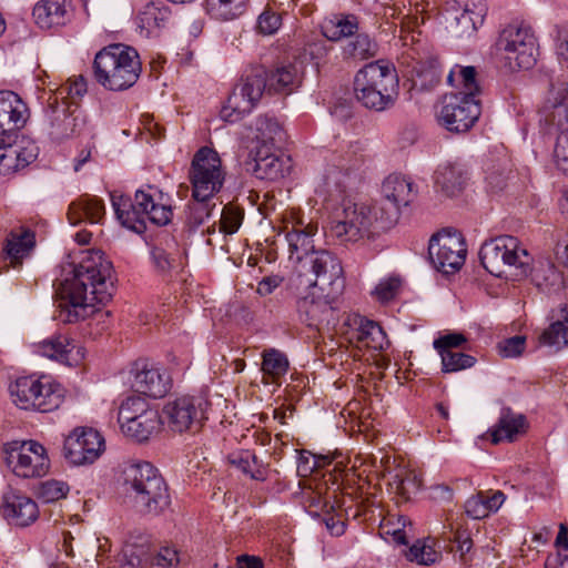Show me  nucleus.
Instances as JSON below:
<instances>
[{"instance_id": "603ef678", "label": "nucleus", "mask_w": 568, "mask_h": 568, "mask_svg": "<svg viewBox=\"0 0 568 568\" xmlns=\"http://www.w3.org/2000/svg\"><path fill=\"white\" fill-rule=\"evenodd\" d=\"M344 52L353 59L365 60L375 55L376 44L367 34H357L353 41L347 43Z\"/></svg>"}, {"instance_id": "f3484780", "label": "nucleus", "mask_w": 568, "mask_h": 568, "mask_svg": "<svg viewBox=\"0 0 568 568\" xmlns=\"http://www.w3.org/2000/svg\"><path fill=\"white\" fill-rule=\"evenodd\" d=\"M7 464L22 478H36L47 475L50 459L45 448L34 440L23 442L10 449Z\"/></svg>"}, {"instance_id": "f03ea898", "label": "nucleus", "mask_w": 568, "mask_h": 568, "mask_svg": "<svg viewBox=\"0 0 568 568\" xmlns=\"http://www.w3.org/2000/svg\"><path fill=\"white\" fill-rule=\"evenodd\" d=\"M392 212L377 210L376 204L344 202L329 221L326 235L339 244L373 240L393 227Z\"/></svg>"}, {"instance_id": "9d476101", "label": "nucleus", "mask_w": 568, "mask_h": 568, "mask_svg": "<svg viewBox=\"0 0 568 568\" xmlns=\"http://www.w3.org/2000/svg\"><path fill=\"white\" fill-rule=\"evenodd\" d=\"M314 277L307 274L298 273L294 280L295 286L300 290L304 286L306 290L327 291V296L336 295L344 287L343 266L339 258L329 251L320 250L306 255V262L302 264Z\"/></svg>"}, {"instance_id": "7ed1b4c3", "label": "nucleus", "mask_w": 568, "mask_h": 568, "mask_svg": "<svg viewBox=\"0 0 568 568\" xmlns=\"http://www.w3.org/2000/svg\"><path fill=\"white\" fill-rule=\"evenodd\" d=\"M123 487L126 503L140 514L158 515L170 505L168 485L149 462L126 467Z\"/></svg>"}, {"instance_id": "f704fd0d", "label": "nucleus", "mask_w": 568, "mask_h": 568, "mask_svg": "<svg viewBox=\"0 0 568 568\" xmlns=\"http://www.w3.org/2000/svg\"><path fill=\"white\" fill-rule=\"evenodd\" d=\"M466 180V172L459 164H443L435 172V184L446 196L458 195L464 190Z\"/></svg>"}, {"instance_id": "de8ad7c7", "label": "nucleus", "mask_w": 568, "mask_h": 568, "mask_svg": "<svg viewBox=\"0 0 568 568\" xmlns=\"http://www.w3.org/2000/svg\"><path fill=\"white\" fill-rule=\"evenodd\" d=\"M390 490L400 496L404 500H408L412 495L416 494L420 487L417 477L404 470H399L390 476L388 480Z\"/></svg>"}, {"instance_id": "c03bdc74", "label": "nucleus", "mask_w": 568, "mask_h": 568, "mask_svg": "<svg viewBox=\"0 0 568 568\" xmlns=\"http://www.w3.org/2000/svg\"><path fill=\"white\" fill-rule=\"evenodd\" d=\"M288 359L284 353L275 348L265 349L262 354V372L272 382H276L288 371Z\"/></svg>"}, {"instance_id": "9b49d317", "label": "nucleus", "mask_w": 568, "mask_h": 568, "mask_svg": "<svg viewBox=\"0 0 568 568\" xmlns=\"http://www.w3.org/2000/svg\"><path fill=\"white\" fill-rule=\"evenodd\" d=\"M10 394L14 404L21 409L41 413L57 409L63 400L60 385L33 376L18 378L10 385Z\"/></svg>"}, {"instance_id": "5701e85b", "label": "nucleus", "mask_w": 568, "mask_h": 568, "mask_svg": "<svg viewBox=\"0 0 568 568\" xmlns=\"http://www.w3.org/2000/svg\"><path fill=\"white\" fill-rule=\"evenodd\" d=\"M37 352L68 366H75L84 358V349L67 335L58 334L37 345Z\"/></svg>"}, {"instance_id": "a19ab883", "label": "nucleus", "mask_w": 568, "mask_h": 568, "mask_svg": "<svg viewBox=\"0 0 568 568\" xmlns=\"http://www.w3.org/2000/svg\"><path fill=\"white\" fill-rule=\"evenodd\" d=\"M151 546L145 538L129 540L122 549L123 568H148L151 558Z\"/></svg>"}, {"instance_id": "423d86ee", "label": "nucleus", "mask_w": 568, "mask_h": 568, "mask_svg": "<svg viewBox=\"0 0 568 568\" xmlns=\"http://www.w3.org/2000/svg\"><path fill=\"white\" fill-rule=\"evenodd\" d=\"M481 265L491 275L507 276L508 270H514L515 276L526 277L529 264L532 262L528 251L517 237L501 235L484 242L479 251Z\"/></svg>"}, {"instance_id": "79ce46f5", "label": "nucleus", "mask_w": 568, "mask_h": 568, "mask_svg": "<svg viewBox=\"0 0 568 568\" xmlns=\"http://www.w3.org/2000/svg\"><path fill=\"white\" fill-rule=\"evenodd\" d=\"M247 3L248 0H206L205 9L212 18L229 21L242 16Z\"/></svg>"}, {"instance_id": "3c124183", "label": "nucleus", "mask_w": 568, "mask_h": 568, "mask_svg": "<svg viewBox=\"0 0 568 568\" xmlns=\"http://www.w3.org/2000/svg\"><path fill=\"white\" fill-rule=\"evenodd\" d=\"M19 153L13 149L11 139H0V174L8 175L21 170Z\"/></svg>"}, {"instance_id": "ddd939ff", "label": "nucleus", "mask_w": 568, "mask_h": 568, "mask_svg": "<svg viewBox=\"0 0 568 568\" xmlns=\"http://www.w3.org/2000/svg\"><path fill=\"white\" fill-rule=\"evenodd\" d=\"M189 179L193 196L205 199L219 193L225 180L219 153L209 146L200 148L192 159Z\"/></svg>"}, {"instance_id": "c9c22d12", "label": "nucleus", "mask_w": 568, "mask_h": 568, "mask_svg": "<svg viewBox=\"0 0 568 568\" xmlns=\"http://www.w3.org/2000/svg\"><path fill=\"white\" fill-rule=\"evenodd\" d=\"M302 64L290 63L267 72L268 92H292L302 80Z\"/></svg>"}, {"instance_id": "4be33fe9", "label": "nucleus", "mask_w": 568, "mask_h": 568, "mask_svg": "<svg viewBox=\"0 0 568 568\" xmlns=\"http://www.w3.org/2000/svg\"><path fill=\"white\" fill-rule=\"evenodd\" d=\"M29 109L13 91H0V135L11 139L26 125Z\"/></svg>"}, {"instance_id": "39448f33", "label": "nucleus", "mask_w": 568, "mask_h": 568, "mask_svg": "<svg viewBox=\"0 0 568 568\" xmlns=\"http://www.w3.org/2000/svg\"><path fill=\"white\" fill-rule=\"evenodd\" d=\"M141 70L136 50L120 43L103 48L93 61L97 82L111 91H123L133 87L140 78Z\"/></svg>"}, {"instance_id": "6e6552de", "label": "nucleus", "mask_w": 568, "mask_h": 568, "mask_svg": "<svg viewBox=\"0 0 568 568\" xmlns=\"http://www.w3.org/2000/svg\"><path fill=\"white\" fill-rule=\"evenodd\" d=\"M496 53L510 72L531 69L537 61L539 47L530 26L510 23L505 27L496 42Z\"/></svg>"}, {"instance_id": "b1692460", "label": "nucleus", "mask_w": 568, "mask_h": 568, "mask_svg": "<svg viewBox=\"0 0 568 568\" xmlns=\"http://www.w3.org/2000/svg\"><path fill=\"white\" fill-rule=\"evenodd\" d=\"M132 387L136 393L161 398L169 392L170 378L159 367L148 363H136Z\"/></svg>"}, {"instance_id": "0e129e2a", "label": "nucleus", "mask_w": 568, "mask_h": 568, "mask_svg": "<svg viewBox=\"0 0 568 568\" xmlns=\"http://www.w3.org/2000/svg\"><path fill=\"white\" fill-rule=\"evenodd\" d=\"M87 92V82L83 77L74 80L72 83L62 85L57 94L59 101H65L68 104L77 103L75 99L81 98Z\"/></svg>"}, {"instance_id": "ea45409f", "label": "nucleus", "mask_w": 568, "mask_h": 568, "mask_svg": "<svg viewBox=\"0 0 568 568\" xmlns=\"http://www.w3.org/2000/svg\"><path fill=\"white\" fill-rule=\"evenodd\" d=\"M365 164L363 155L354 154L349 159H344L337 166L327 171L326 183L335 184L337 187H346L351 180L358 178V172Z\"/></svg>"}, {"instance_id": "864d4df0", "label": "nucleus", "mask_w": 568, "mask_h": 568, "mask_svg": "<svg viewBox=\"0 0 568 568\" xmlns=\"http://www.w3.org/2000/svg\"><path fill=\"white\" fill-rule=\"evenodd\" d=\"M439 355L442 357L443 372L445 373L470 368L476 362L475 357L471 355L460 352L442 351V354Z\"/></svg>"}, {"instance_id": "338daca9", "label": "nucleus", "mask_w": 568, "mask_h": 568, "mask_svg": "<svg viewBox=\"0 0 568 568\" xmlns=\"http://www.w3.org/2000/svg\"><path fill=\"white\" fill-rule=\"evenodd\" d=\"M400 278L397 276H390L385 278L378 283L375 287V295L382 302H388L393 300L399 292L400 288Z\"/></svg>"}, {"instance_id": "69168bd1", "label": "nucleus", "mask_w": 568, "mask_h": 568, "mask_svg": "<svg viewBox=\"0 0 568 568\" xmlns=\"http://www.w3.org/2000/svg\"><path fill=\"white\" fill-rule=\"evenodd\" d=\"M464 507L466 515L473 519H483L489 515L483 491L469 497Z\"/></svg>"}, {"instance_id": "e433bc0d", "label": "nucleus", "mask_w": 568, "mask_h": 568, "mask_svg": "<svg viewBox=\"0 0 568 568\" xmlns=\"http://www.w3.org/2000/svg\"><path fill=\"white\" fill-rule=\"evenodd\" d=\"M34 246V234L29 230L20 233L11 232L2 250L3 257L12 267L21 265V261Z\"/></svg>"}, {"instance_id": "e2e57ef3", "label": "nucleus", "mask_w": 568, "mask_h": 568, "mask_svg": "<svg viewBox=\"0 0 568 568\" xmlns=\"http://www.w3.org/2000/svg\"><path fill=\"white\" fill-rule=\"evenodd\" d=\"M454 9L464 14L471 16L475 20L484 21L488 11V4L486 0H455Z\"/></svg>"}, {"instance_id": "4c0bfd02", "label": "nucleus", "mask_w": 568, "mask_h": 568, "mask_svg": "<svg viewBox=\"0 0 568 568\" xmlns=\"http://www.w3.org/2000/svg\"><path fill=\"white\" fill-rule=\"evenodd\" d=\"M162 423L159 412H154L142 415L140 418L130 420L120 427L125 436L142 443L156 433Z\"/></svg>"}, {"instance_id": "1a4fd4ad", "label": "nucleus", "mask_w": 568, "mask_h": 568, "mask_svg": "<svg viewBox=\"0 0 568 568\" xmlns=\"http://www.w3.org/2000/svg\"><path fill=\"white\" fill-rule=\"evenodd\" d=\"M540 121L548 133L556 134L555 163L568 176V83L552 88L542 108Z\"/></svg>"}, {"instance_id": "dca6fc26", "label": "nucleus", "mask_w": 568, "mask_h": 568, "mask_svg": "<svg viewBox=\"0 0 568 568\" xmlns=\"http://www.w3.org/2000/svg\"><path fill=\"white\" fill-rule=\"evenodd\" d=\"M466 245L460 234L442 231L429 240L428 255L433 266L445 274L458 271L466 258Z\"/></svg>"}, {"instance_id": "7c9ffc66", "label": "nucleus", "mask_w": 568, "mask_h": 568, "mask_svg": "<svg viewBox=\"0 0 568 568\" xmlns=\"http://www.w3.org/2000/svg\"><path fill=\"white\" fill-rule=\"evenodd\" d=\"M317 232V226L312 223L305 224L303 221H297L292 225V229L286 232L285 239L287 241L290 252L296 255V260L302 264L306 262V255L313 252V236Z\"/></svg>"}, {"instance_id": "6ab92c4d", "label": "nucleus", "mask_w": 568, "mask_h": 568, "mask_svg": "<svg viewBox=\"0 0 568 568\" xmlns=\"http://www.w3.org/2000/svg\"><path fill=\"white\" fill-rule=\"evenodd\" d=\"M104 440L92 428H77L64 439L63 455L73 465L93 463L103 449Z\"/></svg>"}, {"instance_id": "c85d7f7f", "label": "nucleus", "mask_w": 568, "mask_h": 568, "mask_svg": "<svg viewBox=\"0 0 568 568\" xmlns=\"http://www.w3.org/2000/svg\"><path fill=\"white\" fill-rule=\"evenodd\" d=\"M151 260L158 273L169 276L182 268L178 243L173 237L159 241L151 248Z\"/></svg>"}, {"instance_id": "0eeeda50", "label": "nucleus", "mask_w": 568, "mask_h": 568, "mask_svg": "<svg viewBox=\"0 0 568 568\" xmlns=\"http://www.w3.org/2000/svg\"><path fill=\"white\" fill-rule=\"evenodd\" d=\"M112 206L121 225L138 234L146 230V221L155 225H166L172 219L171 206L155 203L153 196L138 190L134 201L128 196L111 194Z\"/></svg>"}, {"instance_id": "2eb2a0df", "label": "nucleus", "mask_w": 568, "mask_h": 568, "mask_svg": "<svg viewBox=\"0 0 568 568\" xmlns=\"http://www.w3.org/2000/svg\"><path fill=\"white\" fill-rule=\"evenodd\" d=\"M207 406L209 402L203 397L181 396L164 405L161 420L175 433L196 432L206 418Z\"/></svg>"}, {"instance_id": "aec40b11", "label": "nucleus", "mask_w": 568, "mask_h": 568, "mask_svg": "<svg viewBox=\"0 0 568 568\" xmlns=\"http://www.w3.org/2000/svg\"><path fill=\"white\" fill-rule=\"evenodd\" d=\"M413 183L398 174L388 175L382 184V197L376 201V207L383 214L392 212L393 226L396 225L400 214V207L408 205L414 199Z\"/></svg>"}, {"instance_id": "8fccbe9b", "label": "nucleus", "mask_w": 568, "mask_h": 568, "mask_svg": "<svg viewBox=\"0 0 568 568\" xmlns=\"http://www.w3.org/2000/svg\"><path fill=\"white\" fill-rule=\"evenodd\" d=\"M454 17L449 23L450 32L457 38H469L483 26V20H475L471 16L464 14L463 12L454 9Z\"/></svg>"}, {"instance_id": "13d9d810", "label": "nucleus", "mask_w": 568, "mask_h": 568, "mask_svg": "<svg viewBox=\"0 0 568 568\" xmlns=\"http://www.w3.org/2000/svg\"><path fill=\"white\" fill-rule=\"evenodd\" d=\"M476 69L475 67H459L456 65L448 74L447 80L452 82L454 77L458 75L462 80L464 89L466 90L464 93L473 94L475 98V93L479 91L478 84L476 82Z\"/></svg>"}, {"instance_id": "774afa93", "label": "nucleus", "mask_w": 568, "mask_h": 568, "mask_svg": "<svg viewBox=\"0 0 568 568\" xmlns=\"http://www.w3.org/2000/svg\"><path fill=\"white\" fill-rule=\"evenodd\" d=\"M329 463L331 458L328 456L313 454H308V456H305L304 454H302L300 457L297 471L302 476H307L308 474H312L314 470L320 469Z\"/></svg>"}, {"instance_id": "4468645a", "label": "nucleus", "mask_w": 568, "mask_h": 568, "mask_svg": "<svg viewBox=\"0 0 568 568\" xmlns=\"http://www.w3.org/2000/svg\"><path fill=\"white\" fill-rule=\"evenodd\" d=\"M481 113L480 101L469 93H452L443 98L438 122L455 133L468 131Z\"/></svg>"}, {"instance_id": "412c9836", "label": "nucleus", "mask_w": 568, "mask_h": 568, "mask_svg": "<svg viewBox=\"0 0 568 568\" xmlns=\"http://www.w3.org/2000/svg\"><path fill=\"white\" fill-rule=\"evenodd\" d=\"M251 154L252 160L246 162L247 170L260 180L276 182L291 171V159L272 152L270 146L257 145Z\"/></svg>"}, {"instance_id": "473e14b6", "label": "nucleus", "mask_w": 568, "mask_h": 568, "mask_svg": "<svg viewBox=\"0 0 568 568\" xmlns=\"http://www.w3.org/2000/svg\"><path fill=\"white\" fill-rule=\"evenodd\" d=\"M528 275L535 286L544 293H556L564 287L561 272L549 260H539L534 265L530 263Z\"/></svg>"}, {"instance_id": "a878e982", "label": "nucleus", "mask_w": 568, "mask_h": 568, "mask_svg": "<svg viewBox=\"0 0 568 568\" xmlns=\"http://www.w3.org/2000/svg\"><path fill=\"white\" fill-rule=\"evenodd\" d=\"M2 515L9 523L26 527L38 518L39 509L30 497L11 491L4 496Z\"/></svg>"}, {"instance_id": "6e6d98bb", "label": "nucleus", "mask_w": 568, "mask_h": 568, "mask_svg": "<svg viewBox=\"0 0 568 568\" xmlns=\"http://www.w3.org/2000/svg\"><path fill=\"white\" fill-rule=\"evenodd\" d=\"M231 463L242 473L250 475L251 478L263 480L264 474L257 465L256 456L248 452H242L231 459Z\"/></svg>"}, {"instance_id": "a18cd8bd", "label": "nucleus", "mask_w": 568, "mask_h": 568, "mask_svg": "<svg viewBox=\"0 0 568 568\" xmlns=\"http://www.w3.org/2000/svg\"><path fill=\"white\" fill-rule=\"evenodd\" d=\"M256 140L260 143V145H266L270 146L274 145L276 142H281L284 136V132L280 123L268 116V115H261L256 119Z\"/></svg>"}, {"instance_id": "37998d69", "label": "nucleus", "mask_w": 568, "mask_h": 568, "mask_svg": "<svg viewBox=\"0 0 568 568\" xmlns=\"http://www.w3.org/2000/svg\"><path fill=\"white\" fill-rule=\"evenodd\" d=\"M357 339L364 346L374 351H382L389 345V341L382 326L368 320L361 321L357 329Z\"/></svg>"}, {"instance_id": "72a5a7b5", "label": "nucleus", "mask_w": 568, "mask_h": 568, "mask_svg": "<svg viewBox=\"0 0 568 568\" xmlns=\"http://www.w3.org/2000/svg\"><path fill=\"white\" fill-rule=\"evenodd\" d=\"M551 324L540 335V342L559 351L568 345V306L551 312Z\"/></svg>"}, {"instance_id": "09e8293b", "label": "nucleus", "mask_w": 568, "mask_h": 568, "mask_svg": "<svg viewBox=\"0 0 568 568\" xmlns=\"http://www.w3.org/2000/svg\"><path fill=\"white\" fill-rule=\"evenodd\" d=\"M154 412L158 410L151 408L144 398L140 396H131L122 402L119 408L118 422L121 426L130 420L140 418L142 415Z\"/></svg>"}, {"instance_id": "2f4dec72", "label": "nucleus", "mask_w": 568, "mask_h": 568, "mask_svg": "<svg viewBox=\"0 0 568 568\" xmlns=\"http://www.w3.org/2000/svg\"><path fill=\"white\" fill-rule=\"evenodd\" d=\"M105 215V207L97 196L82 195L73 201L68 210V219L71 224L77 225L81 222L100 224Z\"/></svg>"}, {"instance_id": "20e7f679", "label": "nucleus", "mask_w": 568, "mask_h": 568, "mask_svg": "<svg viewBox=\"0 0 568 568\" xmlns=\"http://www.w3.org/2000/svg\"><path fill=\"white\" fill-rule=\"evenodd\" d=\"M399 81L394 64L377 60L365 64L355 75L354 91L357 101L374 111H385L395 104Z\"/></svg>"}, {"instance_id": "f8f14e48", "label": "nucleus", "mask_w": 568, "mask_h": 568, "mask_svg": "<svg viewBox=\"0 0 568 568\" xmlns=\"http://www.w3.org/2000/svg\"><path fill=\"white\" fill-rule=\"evenodd\" d=\"M268 91L267 71L264 67H254L244 74L233 89L221 114L229 122H235L250 113Z\"/></svg>"}, {"instance_id": "4d7b16f0", "label": "nucleus", "mask_w": 568, "mask_h": 568, "mask_svg": "<svg viewBox=\"0 0 568 568\" xmlns=\"http://www.w3.org/2000/svg\"><path fill=\"white\" fill-rule=\"evenodd\" d=\"M180 564L178 550L163 547L159 551L151 550L148 568H176Z\"/></svg>"}, {"instance_id": "a211bd4d", "label": "nucleus", "mask_w": 568, "mask_h": 568, "mask_svg": "<svg viewBox=\"0 0 568 568\" xmlns=\"http://www.w3.org/2000/svg\"><path fill=\"white\" fill-rule=\"evenodd\" d=\"M327 291L317 294L315 290L298 294L295 310L298 320L311 328L321 331L337 322V312L328 301Z\"/></svg>"}, {"instance_id": "49530a36", "label": "nucleus", "mask_w": 568, "mask_h": 568, "mask_svg": "<svg viewBox=\"0 0 568 568\" xmlns=\"http://www.w3.org/2000/svg\"><path fill=\"white\" fill-rule=\"evenodd\" d=\"M214 196H206L205 199L192 195V200L187 204L186 222L192 227H197L203 224L213 213L215 203Z\"/></svg>"}, {"instance_id": "680f3d73", "label": "nucleus", "mask_w": 568, "mask_h": 568, "mask_svg": "<svg viewBox=\"0 0 568 568\" xmlns=\"http://www.w3.org/2000/svg\"><path fill=\"white\" fill-rule=\"evenodd\" d=\"M407 559L419 565H432L437 560V551L425 542H415L407 552Z\"/></svg>"}, {"instance_id": "f257e3e1", "label": "nucleus", "mask_w": 568, "mask_h": 568, "mask_svg": "<svg viewBox=\"0 0 568 568\" xmlns=\"http://www.w3.org/2000/svg\"><path fill=\"white\" fill-rule=\"evenodd\" d=\"M113 293L112 266L100 252H88L57 291L55 318L75 323L93 312L94 304L108 303Z\"/></svg>"}, {"instance_id": "bf43d9fd", "label": "nucleus", "mask_w": 568, "mask_h": 568, "mask_svg": "<svg viewBox=\"0 0 568 568\" xmlns=\"http://www.w3.org/2000/svg\"><path fill=\"white\" fill-rule=\"evenodd\" d=\"M243 219V212L234 206L225 205L221 211L220 232L225 234L235 233Z\"/></svg>"}, {"instance_id": "cd10ccee", "label": "nucleus", "mask_w": 568, "mask_h": 568, "mask_svg": "<svg viewBox=\"0 0 568 568\" xmlns=\"http://www.w3.org/2000/svg\"><path fill=\"white\" fill-rule=\"evenodd\" d=\"M32 14L41 29L64 26L70 18V2L68 0H41L33 7Z\"/></svg>"}, {"instance_id": "393cba45", "label": "nucleus", "mask_w": 568, "mask_h": 568, "mask_svg": "<svg viewBox=\"0 0 568 568\" xmlns=\"http://www.w3.org/2000/svg\"><path fill=\"white\" fill-rule=\"evenodd\" d=\"M73 108L74 103L68 104L65 101H59L57 94L49 95L44 114L49 123V133L52 139L59 141L72 136L70 126Z\"/></svg>"}, {"instance_id": "bb28decb", "label": "nucleus", "mask_w": 568, "mask_h": 568, "mask_svg": "<svg viewBox=\"0 0 568 568\" xmlns=\"http://www.w3.org/2000/svg\"><path fill=\"white\" fill-rule=\"evenodd\" d=\"M528 428V422L525 415L513 412L505 407L496 425L489 430L491 443L497 445L501 442H514Z\"/></svg>"}, {"instance_id": "5fc2aeb1", "label": "nucleus", "mask_w": 568, "mask_h": 568, "mask_svg": "<svg viewBox=\"0 0 568 568\" xmlns=\"http://www.w3.org/2000/svg\"><path fill=\"white\" fill-rule=\"evenodd\" d=\"M11 142L13 149L17 150V153H19V162L22 169L28 166L37 159L39 154V148L31 139L24 135L19 136L17 133L16 136L11 138Z\"/></svg>"}, {"instance_id": "58836bf2", "label": "nucleus", "mask_w": 568, "mask_h": 568, "mask_svg": "<svg viewBox=\"0 0 568 568\" xmlns=\"http://www.w3.org/2000/svg\"><path fill=\"white\" fill-rule=\"evenodd\" d=\"M321 29L323 36L329 41H339L353 36L358 29V22L354 16L333 14L324 19Z\"/></svg>"}, {"instance_id": "052dcab7", "label": "nucleus", "mask_w": 568, "mask_h": 568, "mask_svg": "<svg viewBox=\"0 0 568 568\" xmlns=\"http://www.w3.org/2000/svg\"><path fill=\"white\" fill-rule=\"evenodd\" d=\"M69 487L61 480H47L40 485L39 496L45 503H53L67 496Z\"/></svg>"}, {"instance_id": "c756f323", "label": "nucleus", "mask_w": 568, "mask_h": 568, "mask_svg": "<svg viewBox=\"0 0 568 568\" xmlns=\"http://www.w3.org/2000/svg\"><path fill=\"white\" fill-rule=\"evenodd\" d=\"M136 21L146 37L156 36L161 29L169 27L171 10L162 1H150L141 8Z\"/></svg>"}]
</instances>
